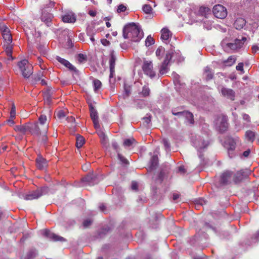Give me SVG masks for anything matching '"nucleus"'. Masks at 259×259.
<instances>
[{
  "mask_svg": "<svg viewBox=\"0 0 259 259\" xmlns=\"http://www.w3.org/2000/svg\"><path fill=\"white\" fill-rule=\"evenodd\" d=\"M123 37L125 39L134 41H139L143 37V32L141 28L135 23L125 25L122 31Z\"/></svg>",
  "mask_w": 259,
  "mask_h": 259,
  "instance_id": "nucleus-1",
  "label": "nucleus"
},
{
  "mask_svg": "<svg viewBox=\"0 0 259 259\" xmlns=\"http://www.w3.org/2000/svg\"><path fill=\"white\" fill-rule=\"evenodd\" d=\"M246 40L245 37H242L241 39L236 38L233 42H229L227 39H224L221 42V46L226 52L233 53L240 50Z\"/></svg>",
  "mask_w": 259,
  "mask_h": 259,
  "instance_id": "nucleus-2",
  "label": "nucleus"
},
{
  "mask_svg": "<svg viewBox=\"0 0 259 259\" xmlns=\"http://www.w3.org/2000/svg\"><path fill=\"white\" fill-rule=\"evenodd\" d=\"M141 68L144 73L150 78H153L156 76V71L152 61L144 59Z\"/></svg>",
  "mask_w": 259,
  "mask_h": 259,
  "instance_id": "nucleus-3",
  "label": "nucleus"
},
{
  "mask_svg": "<svg viewBox=\"0 0 259 259\" xmlns=\"http://www.w3.org/2000/svg\"><path fill=\"white\" fill-rule=\"evenodd\" d=\"M18 66L24 78H28L33 73V66L27 60H23L18 63Z\"/></svg>",
  "mask_w": 259,
  "mask_h": 259,
  "instance_id": "nucleus-4",
  "label": "nucleus"
},
{
  "mask_svg": "<svg viewBox=\"0 0 259 259\" xmlns=\"http://www.w3.org/2000/svg\"><path fill=\"white\" fill-rule=\"evenodd\" d=\"M49 189L47 187H42L40 189L33 191H31L24 196V198L27 200H32L37 199L43 195L47 194Z\"/></svg>",
  "mask_w": 259,
  "mask_h": 259,
  "instance_id": "nucleus-5",
  "label": "nucleus"
},
{
  "mask_svg": "<svg viewBox=\"0 0 259 259\" xmlns=\"http://www.w3.org/2000/svg\"><path fill=\"white\" fill-rule=\"evenodd\" d=\"M193 144L194 146L197 150L199 158L202 159L203 158V156L201 154V153L208 145V142L205 141L201 137H199L193 141Z\"/></svg>",
  "mask_w": 259,
  "mask_h": 259,
  "instance_id": "nucleus-6",
  "label": "nucleus"
},
{
  "mask_svg": "<svg viewBox=\"0 0 259 259\" xmlns=\"http://www.w3.org/2000/svg\"><path fill=\"white\" fill-rule=\"evenodd\" d=\"M251 173V171L248 169H241L236 173L233 172V182L237 184L246 178Z\"/></svg>",
  "mask_w": 259,
  "mask_h": 259,
  "instance_id": "nucleus-7",
  "label": "nucleus"
},
{
  "mask_svg": "<svg viewBox=\"0 0 259 259\" xmlns=\"http://www.w3.org/2000/svg\"><path fill=\"white\" fill-rule=\"evenodd\" d=\"M219 182L222 185H229L233 182V172L230 170L224 171L220 177Z\"/></svg>",
  "mask_w": 259,
  "mask_h": 259,
  "instance_id": "nucleus-8",
  "label": "nucleus"
},
{
  "mask_svg": "<svg viewBox=\"0 0 259 259\" xmlns=\"http://www.w3.org/2000/svg\"><path fill=\"white\" fill-rule=\"evenodd\" d=\"M212 12L214 16L219 19H224L227 15L226 8L221 5L214 6Z\"/></svg>",
  "mask_w": 259,
  "mask_h": 259,
  "instance_id": "nucleus-9",
  "label": "nucleus"
},
{
  "mask_svg": "<svg viewBox=\"0 0 259 259\" xmlns=\"http://www.w3.org/2000/svg\"><path fill=\"white\" fill-rule=\"evenodd\" d=\"M41 233L43 236L54 241L63 242L66 241L63 237L58 236L48 230H43L41 231Z\"/></svg>",
  "mask_w": 259,
  "mask_h": 259,
  "instance_id": "nucleus-10",
  "label": "nucleus"
},
{
  "mask_svg": "<svg viewBox=\"0 0 259 259\" xmlns=\"http://www.w3.org/2000/svg\"><path fill=\"white\" fill-rule=\"evenodd\" d=\"M53 18V15L48 12L47 10H41L40 19L47 26H50L52 25V21Z\"/></svg>",
  "mask_w": 259,
  "mask_h": 259,
  "instance_id": "nucleus-11",
  "label": "nucleus"
},
{
  "mask_svg": "<svg viewBox=\"0 0 259 259\" xmlns=\"http://www.w3.org/2000/svg\"><path fill=\"white\" fill-rule=\"evenodd\" d=\"M172 113L174 115L179 116L180 117H185L188 122L191 124L194 123L193 115L190 112L186 111L176 112L175 110H173Z\"/></svg>",
  "mask_w": 259,
  "mask_h": 259,
  "instance_id": "nucleus-12",
  "label": "nucleus"
},
{
  "mask_svg": "<svg viewBox=\"0 0 259 259\" xmlns=\"http://www.w3.org/2000/svg\"><path fill=\"white\" fill-rule=\"evenodd\" d=\"M239 141L238 137L235 138H228L225 141V146L228 149L229 154H230L231 152L234 150L236 147V145Z\"/></svg>",
  "mask_w": 259,
  "mask_h": 259,
  "instance_id": "nucleus-13",
  "label": "nucleus"
},
{
  "mask_svg": "<svg viewBox=\"0 0 259 259\" xmlns=\"http://www.w3.org/2000/svg\"><path fill=\"white\" fill-rule=\"evenodd\" d=\"M61 17L64 23H74L76 21V15L71 11L65 12Z\"/></svg>",
  "mask_w": 259,
  "mask_h": 259,
  "instance_id": "nucleus-14",
  "label": "nucleus"
},
{
  "mask_svg": "<svg viewBox=\"0 0 259 259\" xmlns=\"http://www.w3.org/2000/svg\"><path fill=\"white\" fill-rule=\"evenodd\" d=\"M90 116L93 121L94 125L95 128L98 129L100 127L98 121V116L96 110L92 105H90Z\"/></svg>",
  "mask_w": 259,
  "mask_h": 259,
  "instance_id": "nucleus-15",
  "label": "nucleus"
},
{
  "mask_svg": "<svg viewBox=\"0 0 259 259\" xmlns=\"http://www.w3.org/2000/svg\"><path fill=\"white\" fill-rule=\"evenodd\" d=\"M28 133L32 135L38 136L42 134L41 128L39 126L38 123H29Z\"/></svg>",
  "mask_w": 259,
  "mask_h": 259,
  "instance_id": "nucleus-16",
  "label": "nucleus"
},
{
  "mask_svg": "<svg viewBox=\"0 0 259 259\" xmlns=\"http://www.w3.org/2000/svg\"><path fill=\"white\" fill-rule=\"evenodd\" d=\"M221 94L224 97L230 99L232 101L235 100V93L234 91L231 89L222 87L221 90Z\"/></svg>",
  "mask_w": 259,
  "mask_h": 259,
  "instance_id": "nucleus-17",
  "label": "nucleus"
},
{
  "mask_svg": "<svg viewBox=\"0 0 259 259\" xmlns=\"http://www.w3.org/2000/svg\"><path fill=\"white\" fill-rule=\"evenodd\" d=\"M47 116L44 115H41L38 118V122L40 127L41 128L42 134H46L48 129V124H47Z\"/></svg>",
  "mask_w": 259,
  "mask_h": 259,
  "instance_id": "nucleus-18",
  "label": "nucleus"
},
{
  "mask_svg": "<svg viewBox=\"0 0 259 259\" xmlns=\"http://www.w3.org/2000/svg\"><path fill=\"white\" fill-rule=\"evenodd\" d=\"M56 59L61 64L68 68L70 70L76 71V68L73 66L69 61L59 56H56Z\"/></svg>",
  "mask_w": 259,
  "mask_h": 259,
  "instance_id": "nucleus-19",
  "label": "nucleus"
},
{
  "mask_svg": "<svg viewBox=\"0 0 259 259\" xmlns=\"http://www.w3.org/2000/svg\"><path fill=\"white\" fill-rule=\"evenodd\" d=\"M219 121H220V124L218 126V128L221 132L226 131L228 127V119L227 117L222 116L220 118Z\"/></svg>",
  "mask_w": 259,
  "mask_h": 259,
  "instance_id": "nucleus-20",
  "label": "nucleus"
},
{
  "mask_svg": "<svg viewBox=\"0 0 259 259\" xmlns=\"http://www.w3.org/2000/svg\"><path fill=\"white\" fill-rule=\"evenodd\" d=\"M36 164L38 169H43L47 167V162L41 156H38L36 159Z\"/></svg>",
  "mask_w": 259,
  "mask_h": 259,
  "instance_id": "nucleus-21",
  "label": "nucleus"
},
{
  "mask_svg": "<svg viewBox=\"0 0 259 259\" xmlns=\"http://www.w3.org/2000/svg\"><path fill=\"white\" fill-rule=\"evenodd\" d=\"M161 38L164 41H168L172 36V33L167 28H163L161 31Z\"/></svg>",
  "mask_w": 259,
  "mask_h": 259,
  "instance_id": "nucleus-22",
  "label": "nucleus"
},
{
  "mask_svg": "<svg viewBox=\"0 0 259 259\" xmlns=\"http://www.w3.org/2000/svg\"><path fill=\"white\" fill-rule=\"evenodd\" d=\"M246 20L242 18H238L234 23V26L236 29H242L246 24Z\"/></svg>",
  "mask_w": 259,
  "mask_h": 259,
  "instance_id": "nucleus-23",
  "label": "nucleus"
},
{
  "mask_svg": "<svg viewBox=\"0 0 259 259\" xmlns=\"http://www.w3.org/2000/svg\"><path fill=\"white\" fill-rule=\"evenodd\" d=\"M213 70L209 67L207 66L204 68L203 76L206 80L211 79L213 77Z\"/></svg>",
  "mask_w": 259,
  "mask_h": 259,
  "instance_id": "nucleus-24",
  "label": "nucleus"
},
{
  "mask_svg": "<svg viewBox=\"0 0 259 259\" xmlns=\"http://www.w3.org/2000/svg\"><path fill=\"white\" fill-rule=\"evenodd\" d=\"M14 130L15 131L20 132L22 134L28 133L29 123L23 125H16L15 126Z\"/></svg>",
  "mask_w": 259,
  "mask_h": 259,
  "instance_id": "nucleus-25",
  "label": "nucleus"
},
{
  "mask_svg": "<svg viewBox=\"0 0 259 259\" xmlns=\"http://www.w3.org/2000/svg\"><path fill=\"white\" fill-rule=\"evenodd\" d=\"M199 15L207 18L209 15H211V10L207 7H200L198 11Z\"/></svg>",
  "mask_w": 259,
  "mask_h": 259,
  "instance_id": "nucleus-26",
  "label": "nucleus"
},
{
  "mask_svg": "<svg viewBox=\"0 0 259 259\" xmlns=\"http://www.w3.org/2000/svg\"><path fill=\"white\" fill-rule=\"evenodd\" d=\"M236 58L234 56H230L227 60L222 61V63L225 66L230 67L232 66L236 62Z\"/></svg>",
  "mask_w": 259,
  "mask_h": 259,
  "instance_id": "nucleus-27",
  "label": "nucleus"
},
{
  "mask_svg": "<svg viewBox=\"0 0 259 259\" xmlns=\"http://www.w3.org/2000/svg\"><path fill=\"white\" fill-rule=\"evenodd\" d=\"M55 3L51 0L47 1L42 6L41 10H47L48 12H50L51 10L54 7Z\"/></svg>",
  "mask_w": 259,
  "mask_h": 259,
  "instance_id": "nucleus-28",
  "label": "nucleus"
},
{
  "mask_svg": "<svg viewBox=\"0 0 259 259\" xmlns=\"http://www.w3.org/2000/svg\"><path fill=\"white\" fill-rule=\"evenodd\" d=\"M98 134L101 139V143L104 146L107 147L108 146V138L104 133L100 131L98 132Z\"/></svg>",
  "mask_w": 259,
  "mask_h": 259,
  "instance_id": "nucleus-29",
  "label": "nucleus"
},
{
  "mask_svg": "<svg viewBox=\"0 0 259 259\" xmlns=\"http://www.w3.org/2000/svg\"><path fill=\"white\" fill-rule=\"evenodd\" d=\"M245 138L248 141L253 142L254 140L255 134L251 131H247L245 133Z\"/></svg>",
  "mask_w": 259,
  "mask_h": 259,
  "instance_id": "nucleus-30",
  "label": "nucleus"
},
{
  "mask_svg": "<svg viewBox=\"0 0 259 259\" xmlns=\"http://www.w3.org/2000/svg\"><path fill=\"white\" fill-rule=\"evenodd\" d=\"M166 61H163L159 68V73L160 75L165 74L168 71V63H166Z\"/></svg>",
  "mask_w": 259,
  "mask_h": 259,
  "instance_id": "nucleus-31",
  "label": "nucleus"
},
{
  "mask_svg": "<svg viewBox=\"0 0 259 259\" xmlns=\"http://www.w3.org/2000/svg\"><path fill=\"white\" fill-rule=\"evenodd\" d=\"M5 52L6 54L8 57L11 58L12 60L13 59L12 57V52H13V45L11 44H7V46L6 47Z\"/></svg>",
  "mask_w": 259,
  "mask_h": 259,
  "instance_id": "nucleus-32",
  "label": "nucleus"
},
{
  "mask_svg": "<svg viewBox=\"0 0 259 259\" xmlns=\"http://www.w3.org/2000/svg\"><path fill=\"white\" fill-rule=\"evenodd\" d=\"M84 143V139L81 136H77L76 138V146L79 148L82 146Z\"/></svg>",
  "mask_w": 259,
  "mask_h": 259,
  "instance_id": "nucleus-33",
  "label": "nucleus"
},
{
  "mask_svg": "<svg viewBox=\"0 0 259 259\" xmlns=\"http://www.w3.org/2000/svg\"><path fill=\"white\" fill-rule=\"evenodd\" d=\"M158 164V157L153 156L150 160V168L152 169H155Z\"/></svg>",
  "mask_w": 259,
  "mask_h": 259,
  "instance_id": "nucleus-34",
  "label": "nucleus"
},
{
  "mask_svg": "<svg viewBox=\"0 0 259 259\" xmlns=\"http://www.w3.org/2000/svg\"><path fill=\"white\" fill-rule=\"evenodd\" d=\"M116 60V57L113 52L110 54V58L109 60L110 68H115V61Z\"/></svg>",
  "mask_w": 259,
  "mask_h": 259,
  "instance_id": "nucleus-35",
  "label": "nucleus"
},
{
  "mask_svg": "<svg viewBox=\"0 0 259 259\" xmlns=\"http://www.w3.org/2000/svg\"><path fill=\"white\" fill-rule=\"evenodd\" d=\"M150 93V90L147 85L143 86L142 88V91L141 92V94L142 95V96L144 97H146L149 96Z\"/></svg>",
  "mask_w": 259,
  "mask_h": 259,
  "instance_id": "nucleus-36",
  "label": "nucleus"
},
{
  "mask_svg": "<svg viewBox=\"0 0 259 259\" xmlns=\"http://www.w3.org/2000/svg\"><path fill=\"white\" fill-rule=\"evenodd\" d=\"M101 82L98 79H94L93 81V85L94 91L95 92H97L98 90H99L101 87Z\"/></svg>",
  "mask_w": 259,
  "mask_h": 259,
  "instance_id": "nucleus-37",
  "label": "nucleus"
},
{
  "mask_svg": "<svg viewBox=\"0 0 259 259\" xmlns=\"http://www.w3.org/2000/svg\"><path fill=\"white\" fill-rule=\"evenodd\" d=\"M164 53V49L162 47L158 48L155 52L156 56L159 59H160Z\"/></svg>",
  "mask_w": 259,
  "mask_h": 259,
  "instance_id": "nucleus-38",
  "label": "nucleus"
},
{
  "mask_svg": "<svg viewBox=\"0 0 259 259\" xmlns=\"http://www.w3.org/2000/svg\"><path fill=\"white\" fill-rule=\"evenodd\" d=\"M142 9L146 14H150L152 10V8L150 5H144L143 6Z\"/></svg>",
  "mask_w": 259,
  "mask_h": 259,
  "instance_id": "nucleus-39",
  "label": "nucleus"
},
{
  "mask_svg": "<svg viewBox=\"0 0 259 259\" xmlns=\"http://www.w3.org/2000/svg\"><path fill=\"white\" fill-rule=\"evenodd\" d=\"M154 43V40L153 37H152L150 35L148 36L146 40H145V45L146 46H150L153 45Z\"/></svg>",
  "mask_w": 259,
  "mask_h": 259,
  "instance_id": "nucleus-40",
  "label": "nucleus"
},
{
  "mask_svg": "<svg viewBox=\"0 0 259 259\" xmlns=\"http://www.w3.org/2000/svg\"><path fill=\"white\" fill-rule=\"evenodd\" d=\"M93 179V177L91 175H88L82 179V181L83 182H85L89 185H91L92 183V180Z\"/></svg>",
  "mask_w": 259,
  "mask_h": 259,
  "instance_id": "nucleus-41",
  "label": "nucleus"
},
{
  "mask_svg": "<svg viewBox=\"0 0 259 259\" xmlns=\"http://www.w3.org/2000/svg\"><path fill=\"white\" fill-rule=\"evenodd\" d=\"M162 142L164 145L165 150L168 151L170 149V144L167 139L163 138L162 140Z\"/></svg>",
  "mask_w": 259,
  "mask_h": 259,
  "instance_id": "nucleus-42",
  "label": "nucleus"
},
{
  "mask_svg": "<svg viewBox=\"0 0 259 259\" xmlns=\"http://www.w3.org/2000/svg\"><path fill=\"white\" fill-rule=\"evenodd\" d=\"M77 60L79 63H83L87 61V57L82 54H79L77 56Z\"/></svg>",
  "mask_w": 259,
  "mask_h": 259,
  "instance_id": "nucleus-43",
  "label": "nucleus"
},
{
  "mask_svg": "<svg viewBox=\"0 0 259 259\" xmlns=\"http://www.w3.org/2000/svg\"><path fill=\"white\" fill-rule=\"evenodd\" d=\"M135 142V140L133 138L128 139L124 140L123 144L125 146L130 147L131 146L134 142Z\"/></svg>",
  "mask_w": 259,
  "mask_h": 259,
  "instance_id": "nucleus-44",
  "label": "nucleus"
},
{
  "mask_svg": "<svg viewBox=\"0 0 259 259\" xmlns=\"http://www.w3.org/2000/svg\"><path fill=\"white\" fill-rule=\"evenodd\" d=\"M1 30L2 32L3 36H4V35H8L9 34H10V31L9 29L5 25L2 26L1 27Z\"/></svg>",
  "mask_w": 259,
  "mask_h": 259,
  "instance_id": "nucleus-45",
  "label": "nucleus"
},
{
  "mask_svg": "<svg viewBox=\"0 0 259 259\" xmlns=\"http://www.w3.org/2000/svg\"><path fill=\"white\" fill-rule=\"evenodd\" d=\"M4 39L6 41L7 44H11L12 41V37L11 34H9L8 35H4L3 36Z\"/></svg>",
  "mask_w": 259,
  "mask_h": 259,
  "instance_id": "nucleus-46",
  "label": "nucleus"
},
{
  "mask_svg": "<svg viewBox=\"0 0 259 259\" xmlns=\"http://www.w3.org/2000/svg\"><path fill=\"white\" fill-rule=\"evenodd\" d=\"M126 10V7L123 4H120L117 7V12L118 13H120L121 12H124Z\"/></svg>",
  "mask_w": 259,
  "mask_h": 259,
  "instance_id": "nucleus-47",
  "label": "nucleus"
},
{
  "mask_svg": "<svg viewBox=\"0 0 259 259\" xmlns=\"http://www.w3.org/2000/svg\"><path fill=\"white\" fill-rule=\"evenodd\" d=\"M172 52H169L166 54L165 59L164 61H166V63H169L170 60L172 58Z\"/></svg>",
  "mask_w": 259,
  "mask_h": 259,
  "instance_id": "nucleus-48",
  "label": "nucleus"
},
{
  "mask_svg": "<svg viewBox=\"0 0 259 259\" xmlns=\"http://www.w3.org/2000/svg\"><path fill=\"white\" fill-rule=\"evenodd\" d=\"M10 116L12 118H15L16 116V107L14 104L12 105L11 108V110L10 111Z\"/></svg>",
  "mask_w": 259,
  "mask_h": 259,
  "instance_id": "nucleus-49",
  "label": "nucleus"
},
{
  "mask_svg": "<svg viewBox=\"0 0 259 259\" xmlns=\"http://www.w3.org/2000/svg\"><path fill=\"white\" fill-rule=\"evenodd\" d=\"M131 94V89L130 87H124V98L128 97Z\"/></svg>",
  "mask_w": 259,
  "mask_h": 259,
  "instance_id": "nucleus-50",
  "label": "nucleus"
},
{
  "mask_svg": "<svg viewBox=\"0 0 259 259\" xmlns=\"http://www.w3.org/2000/svg\"><path fill=\"white\" fill-rule=\"evenodd\" d=\"M92 223V221L90 219L85 220L83 222L84 227L87 228L89 227Z\"/></svg>",
  "mask_w": 259,
  "mask_h": 259,
  "instance_id": "nucleus-51",
  "label": "nucleus"
},
{
  "mask_svg": "<svg viewBox=\"0 0 259 259\" xmlns=\"http://www.w3.org/2000/svg\"><path fill=\"white\" fill-rule=\"evenodd\" d=\"M237 70L240 71L242 72H244L243 70V63H239L236 67Z\"/></svg>",
  "mask_w": 259,
  "mask_h": 259,
  "instance_id": "nucleus-52",
  "label": "nucleus"
},
{
  "mask_svg": "<svg viewBox=\"0 0 259 259\" xmlns=\"http://www.w3.org/2000/svg\"><path fill=\"white\" fill-rule=\"evenodd\" d=\"M118 157L119 159L124 164H127L128 161L124 157H123L121 154L118 153Z\"/></svg>",
  "mask_w": 259,
  "mask_h": 259,
  "instance_id": "nucleus-53",
  "label": "nucleus"
},
{
  "mask_svg": "<svg viewBox=\"0 0 259 259\" xmlns=\"http://www.w3.org/2000/svg\"><path fill=\"white\" fill-rule=\"evenodd\" d=\"M132 189L133 190L137 191L138 189V184L136 182H133L131 186Z\"/></svg>",
  "mask_w": 259,
  "mask_h": 259,
  "instance_id": "nucleus-54",
  "label": "nucleus"
},
{
  "mask_svg": "<svg viewBox=\"0 0 259 259\" xmlns=\"http://www.w3.org/2000/svg\"><path fill=\"white\" fill-rule=\"evenodd\" d=\"M15 118H12V117L10 116V118L8 120H7L6 122L7 123L10 125V126H12L13 125H14V119Z\"/></svg>",
  "mask_w": 259,
  "mask_h": 259,
  "instance_id": "nucleus-55",
  "label": "nucleus"
},
{
  "mask_svg": "<svg viewBox=\"0 0 259 259\" xmlns=\"http://www.w3.org/2000/svg\"><path fill=\"white\" fill-rule=\"evenodd\" d=\"M115 75V68H110V78L114 77Z\"/></svg>",
  "mask_w": 259,
  "mask_h": 259,
  "instance_id": "nucleus-56",
  "label": "nucleus"
},
{
  "mask_svg": "<svg viewBox=\"0 0 259 259\" xmlns=\"http://www.w3.org/2000/svg\"><path fill=\"white\" fill-rule=\"evenodd\" d=\"M57 115L58 117L59 118H61L65 117L64 113L62 111H59L57 114Z\"/></svg>",
  "mask_w": 259,
  "mask_h": 259,
  "instance_id": "nucleus-57",
  "label": "nucleus"
},
{
  "mask_svg": "<svg viewBox=\"0 0 259 259\" xmlns=\"http://www.w3.org/2000/svg\"><path fill=\"white\" fill-rule=\"evenodd\" d=\"M243 118L244 120H246L247 122H250V117L248 114H243Z\"/></svg>",
  "mask_w": 259,
  "mask_h": 259,
  "instance_id": "nucleus-58",
  "label": "nucleus"
},
{
  "mask_svg": "<svg viewBox=\"0 0 259 259\" xmlns=\"http://www.w3.org/2000/svg\"><path fill=\"white\" fill-rule=\"evenodd\" d=\"M179 171L184 174L186 172V170L184 166H181L179 167Z\"/></svg>",
  "mask_w": 259,
  "mask_h": 259,
  "instance_id": "nucleus-59",
  "label": "nucleus"
},
{
  "mask_svg": "<svg viewBox=\"0 0 259 259\" xmlns=\"http://www.w3.org/2000/svg\"><path fill=\"white\" fill-rule=\"evenodd\" d=\"M252 52L253 53H255L259 50V48L258 46L254 45L252 47Z\"/></svg>",
  "mask_w": 259,
  "mask_h": 259,
  "instance_id": "nucleus-60",
  "label": "nucleus"
},
{
  "mask_svg": "<svg viewBox=\"0 0 259 259\" xmlns=\"http://www.w3.org/2000/svg\"><path fill=\"white\" fill-rule=\"evenodd\" d=\"M250 153V150L249 149H247V150L245 151L243 153V154L242 155L244 157H247L249 154Z\"/></svg>",
  "mask_w": 259,
  "mask_h": 259,
  "instance_id": "nucleus-61",
  "label": "nucleus"
},
{
  "mask_svg": "<svg viewBox=\"0 0 259 259\" xmlns=\"http://www.w3.org/2000/svg\"><path fill=\"white\" fill-rule=\"evenodd\" d=\"M101 42L105 46H108L110 44V42L108 40H107V39H102L101 40Z\"/></svg>",
  "mask_w": 259,
  "mask_h": 259,
  "instance_id": "nucleus-62",
  "label": "nucleus"
},
{
  "mask_svg": "<svg viewBox=\"0 0 259 259\" xmlns=\"http://www.w3.org/2000/svg\"><path fill=\"white\" fill-rule=\"evenodd\" d=\"M112 145L113 148L117 152L118 149V145L115 142H112Z\"/></svg>",
  "mask_w": 259,
  "mask_h": 259,
  "instance_id": "nucleus-63",
  "label": "nucleus"
},
{
  "mask_svg": "<svg viewBox=\"0 0 259 259\" xmlns=\"http://www.w3.org/2000/svg\"><path fill=\"white\" fill-rule=\"evenodd\" d=\"M180 197V195L178 193H174L172 195V199L174 200H177Z\"/></svg>",
  "mask_w": 259,
  "mask_h": 259,
  "instance_id": "nucleus-64",
  "label": "nucleus"
}]
</instances>
